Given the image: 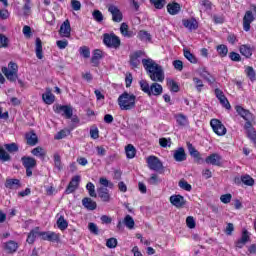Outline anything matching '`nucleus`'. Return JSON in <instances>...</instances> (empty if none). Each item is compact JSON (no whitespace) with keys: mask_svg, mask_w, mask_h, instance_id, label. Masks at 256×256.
<instances>
[{"mask_svg":"<svg viewBox=\"0 0 256 256\" xmlns=\"http://www.w3.org/2000/svg\"><path fill=\"white\" fill-rule=\"evenodd\" d=\"M142 65L151 81L155 83H163L165 81L163 66L157 64L153 59H142Z\"/></svg>","mask_w":256,"mask_h":256,"instance_id":"obj_1","label":"nucleus"},{"mask_svg":"<svg viewBox=\"0 0 256 256\" xmlns=\"http://www.w3.org/2000/svg\"><path fill=\"white\" fill-rule=\"evenodd\" d=\"M118 105L121 109V111H131L135 109L137 105V96L133 93H129L127 91H124L119 97H118Z\"/></svg>","mask_w":256,"mask_h":256,"instance_id":"obj_2","label":"nucleus"},{"mask_svg":"<svg viewBox=\"0 0 256 256\" xmlns=\"http://www.w3.org/2000/svg\"><path fill=\"white\" fill-rule=\"evenodd\" d=\"M18 151L19 145H17V143L15 142L5 144L4 148L3 146H0V161H2V163H7L11 161V155L9 153H18Z\"/></svg>","mask_w":256,"mask_h":256,"instance_id":"obj_3","label":"nucleus"},{"mask_svg":"<svg viewBox=\"0 0 256 256\" xmlns=\"http://www.w3.org/2000/svg\"><path fill=\"white\" fill-rule=\"evenodd\" d=\"M1 71L11 83H15L19 77V66L15 62H9L8 67H2Z\"/></svg>","mask_w":256,"mask_h":256,"instance_id":"obj_4","label":"nucleus"},{"mask_svg":"<svg viewBox=\"0 0 256 256\" xmlns=\"http://www.w3.org/2000/svg\"><path fill=\"white\" fill-rule=\"evenodd\" d=\"M103 43L108 49H119L121 47V38L115 33H104Z\"/></svg>","mask_w":256,"mask_h":256,"instance_id":"obj_5","label":"nucleus"},{"mask_svg":"<svg viewBox=\"0 0 256 256\" xmlns=\"http://www.w3.org/2000/svg\"><path fill=\"white\" fill-rule=\"evenodd\" d=\"M21 163L26 169V177H33V169L37 167V160L31 156H22Z\"/></svg>","mask_w":256,"mask_h":256,"instance_id":"obj_6","label":"nucleus"},{"mask_svg":"<svg viewBox=\"0 0 256 256\" xmlns=\"http://www.w3.org/2000/svg\"><path fill=\"white\" fill-rule=\"evenodd\" d=\"M210 127H212V131L217 135L218 137H223L224 135H227V128L221 122V120L217 118H213L210 120Z\"/></svg>","mask_w":256,"mask_h":256,"instance_id":"obj_7","label":"nucleus"},{"mask_svg":"<svg viewBox=\"0 0 256 256\" xmlns=\"http://www.w3.org/2000/svg\"><path fill=\"white\" fill-rule=\"evenodd\" d=\"M53 111L57 115H62L65 119H71V117H73V107L69 105L55 104L53 106Z\"/></svg>","mask_w":256,"mask_h":256,"instance_id":"obj_8","label":"nucleus"},{"mask_svg":"<svg viewBox=\"0 0 256 256\" xmlns=\"http://www.w3.org/2000/svg\"><path fill=\"white\" fill-rule=\"evenodd\" d=\"M147 165L151 171H163V162L157 156H149Z\"/></svg>","mask_w":256,"mask_h":256,"instance_id":"obj_9","label":"nucleus"},{"mask_svg":"<svg viewBox=\"0 0 256 256\" xmlns=\"http://www.w3.org/2000/svg\"><path fill=\"white\" fill-rule=\"evenodd\" d=\"M81 183V176L76 175L72 177L68 186L66 187L65 193L66 195H71V193H75L77 189H79V184Z\"/></svg>","mask_w":256,"mask_h":256,"instance_id":"obj_10","label":"nucleus"},{"mask_svg":"<svg viewBox=\"0 0 256 256\" xmlns=\"http://www.w3.org/2000/svg\"><path fill=\"white\" fill-rule=\"evenodd\" d=\"M169 201L171 205H173L177 209H182V207H185V205H187V200H185V197L181 196V194H174L170 196Z\"/></svg>","mask_w":256,"mask_h":256,"instance_id":"obj_11","label":"nucleus"},{"mask_svg":"<svg viewBox=\"0 0 256 256\" xmlns=\"http://www.w3.org/2000/svg\"><path fill=\"white\" fill-rule=\"evenodd\" d=\"M108 12L112 15V21L114 23H121L123 21V12L119 9V7L115 5H110L108 7Z\"/></svg>","mask_w":256,"mask_h":256,"instance_id":"obj_12","label":"nucleus"},{"mask_svg":"<svg viewBox=\"0 0 256 256\" xmlns=\"http://www.w3.org/2000/svg\"><path fill=\"white\" fill-rule=\"evenodd\" d=\"M182 25L185 27V29H188V31H197L199 29V22L195 17H191L188 19H183L182 20Z\"/></svg>","mask_w":256,"mask_h":256,"instance_id":"obj_13","label":"nucleus"},{"mask_svg":"<svg viewBox=\"0 0 256 256\" xmlns=\"http://www.w3.org/2000/svg\"><path fill=\"white\" fill-rule=\"evenodd\" d=\"M214 93L216 95V98L218 99V101L222 105V107H224L225 109H228V110L231 109V103H229V100L227 99V96H225V94L222 92L221 89L216 88L214 90Z\"/></svg>","mask_w":256,"mask_h":256,"instance_id":"obj_14","label":"nucleus"},{"mask_svg":"<svg viewBox=\"0 0 256 256\" xmlns=\"http://www.w3.org/2000/svg\"><path fill=\"white\" fill-rule=\"evenodd\" d=\"M58 33L60 37H66V39H69V37H71V22L69 21V19H66L61 24Z\"/></svg>","mask_w":256,"mask_h":256,"instance_id":"obj_15","label":"nucleus"},{"mask_svg":"<svg viewBox=\"0 0 256 256\" xmlns=\"http://www.w3.org/2000/svg\"><path fill=\"white\" fill-rule=\"evenodd\" d=\"M145 55V52L138 50L134 52L132 55H130V61L129 64L132 67V69H138L139 65H141V61H139V57H143Z\"/></svg>","mask_w":256,"mask_h":256,"instance_id":"obj_16","label":"nucleus"},{"mask_svg":"<svg viewBox=\"0 0 256 256\" xmlns=\"http://www.w3.org/2000/svg\"><path fill=\"white\" fill-rule=\"evenodd\" d=\"M249 241H251V236L249 235V231L247 229H244L242 231L241 238L235 242V247H237V249H243V247H245V245H247Z\"/></svg>","mask_w":256,"mask_h":256,"instance_id":"obj_17","label":"nucleus"},{"mask_svg":"<svg viewBox=\"0 0 256 256\" xmlns=\"http://www.w3.org/2000/svg\"><path fill=\"white\" fill-rule=\"evenodd\" d=\"M222 159L223 158L221 157V155L217 153H213L206 157L205 163H207V165H214L216 167H221V165H223V163L221 162Z\"/></svg>","mask_w":256,"mask_h":256,"instance_id":"obj_18","label":"nucleus"},{"mask_svg":"<svg viewBox=\"0 0 256 256\" xmlns=\"http://www.w3.org/2000/svg\"><path fill=\"white\" fill-rule=\"evenodd\" d=\"M240 54L246 59H251L253 57V52L255 51V47L250 44H242L239 47Z\"/></svg>","mask_w":256,"mask_h":256,"instance_id":"obj_19","label":"nucleus"},{"mask_svg":"<svg viewBox=\"0 0 256 256\" xmlns=\"http://www.w3.org/2000/svg\"><path fill=\"white\" fill-rule=\"evenodd\" d=\"M255 21V17L253 16V12L248 10L245 12L243 17V29L244 31L248 32L251 31V22Z\"/></svg>","mask_w":256,"mask_h":256,"instance_id":"obj_20","label":"nucleus"},{"mask_svg":"<svg viewBox=\"0 0 256 256\" xmlns=\"http://www.w3.org/2000/svg\"><path fill=\"white\" fill-rule=\"evenodd\" d=\"M167 13L169 15H179L181 13V4L176 1H172L166 5Z\"/></svg>","mask_w":256,"mask_h":256,"instance_id":"obj_21","label":"nucleus"},{"mask_svg":"<svg viewBox=\"0 0 256 256\" xmlns=\"http://www.w3.org/2000/svg\"><path fill=\"white\" fill-rule=\"evenodd\" d=\"M101 59H103V51L101 49H95L93 51L90 63H92L93 67H99Z\"/></svg>","mask_w":256,"mask_h":256,"instance_id":"obj_22","label":"nucleus"},{"mask_svg":"<svg viewBox=\"0 0 256 256\" xmlns=\"http://www.w3.org/2000/svg\"><path fill=\"white\" fill-rule=\"evenodd\" d=\"M235 109L238 115H240V117H242V119H244L245 121H251V119L253 118V114H251V111L243 108V106L237 105Z\"/></svg>","mask_w":256,"mask_h":256,"instance_id":"obj_23","label":"nucleus"},{"mask_svg":"<svg viewBox=\"0 0 256 256\" xmlns=\"http://www.w3.org/2000/svg\"><path fill=\"white\" fill-rule=\"evenodd\" d=\"M174 160L177 163H183V161H187V154L185 153V148L179 147L177 150L174 151L173 154Z\"/></svg>","mask_w":256,"mask_h":256,"instance_id":"obj_24","label":"nucleus"},{"mask_svg":"<svg viewBox=\"0 0 256 256\" xmlns=\"http://www.w3.org/2000/svg\"><path fill=\"white\" fill-rule=\"evenodd\" d=\"M150 92H148V97H151V95H154V97H158V95H161L163 93V86L161 84L154 82L150 85Z\"/></svg>","mask_w":256,"mask_h":256,"instance_id":"obj_25","label":"nucleus"},{"mask_svg":"<svg viewBox=\"0 0 256 256\" xmlns=\"http://www.w3.org/2000/svg\"><path fill=\"white\" fill-rule=\"evenodd\" d=\"M31 155L41 159V161H45V158L47 157V150L41 146H38L31 150Z\"/></svg>","mask_w":256,"mask_h":256,"instance_id":"obj_26","label":"nucleus"},{"mask_svg":"<svg viewBox=\"0 0 256 256\" xmlns=\"http://www.w3.org/2000/svg\"><path fill=\"white\" fill-rule=\"evenodd\" d=\"M26 143L30 147H35L37 143H39V138L37 137V134L33 131L26 133L25 135Z\"/></svg>","mask_w":256,"mask_h":256,"instance_id":"obj_27","label":"nucleus"},{"mask_svg":"<svg viewBox=\"0 0 256 256\" xmlns=\"http://www.w3.org/2000/svg\"><path fill=\"white\" fill-rule=\"evenodd\" d=\"M240 181L247 187H253V185H255V179L249 176V174L242 175L240 178H235L236 183H239Z\"/></svg>","mask_w":256,"mask_h":256,"instance_id":"obj_28","label":"nucleus"},{"mask_svg":"<svg viewBox=\"0 0 256 256\" xmlns=\"http://www.w3.org/2000/svg\"><path fill=\"white\" fill-rule=\"evenodd\" d=\"M5 187L6 189H19L21 188V180L15 178H7Z\"/></svg>","mask_w":256,"mask_h":256,"instance_id":"obj_29","label":"nucleus"},{"mask_svg":"<svg viewBox=\"0 0 256 256\" xmlns=\"http://www.w3.org/2000/svg\"><path fill=\"white\" fill-rule=\"evenodd\" d=\"M17 249H19V244L13 240L4 243V250L9 254L16 253Z\"/></svg>","mask_w":256,"mask_h":256,"instance_id":"obj_30","label":"nucleus"},{"mask_svg":"<svg viewBox=\"0 0 256 256\" xmlns=\"http://www.w3.org/2000/svg\"><path fill=\"white\" fill-rule=\"evenodd\" d=\"M82 205L88 211H95V209H97V202L93 201V199L89 197H85L82 199Z\"/></svg>","mask_w":256,"mask_h":256,"instance_id":"obj_31","label":"nucleus"},{"mask_svg":"<svg viewBox=\"0 0 256 256\" xmlns=\"http://www.w3.org/2000/svg\"><path fill=\"white\" fill-rule=\"evenodd\" d=\"M35 54L37 59H43V41H41V38L37 37L35 40Z\"/></svg>","mask_w":256,"mask_h":256,"instance_id":"obj_32","label":"nucleus"},{"mask_svg":"<svg viewBox=\"0 0 256 256\" xmlns=\"http://www.w3.org/2000/svg\"><path fill=\"white\" fill-rule=\"evenodd\" d=\"M42 99L46 105H53L55 103V95L51 92V88L46 89V93L42 95Z\"/></svg>","mask_w":256,"mask_h":256,"instance_id":"obj_33","label":"nucleus"},{"mask_svg":"<svg viewBox=\"0 0 256 256\" xmlns=\"http://www.w3.org/2000/svg\"><path fill=\"white\" fill-rule=\"evenodd\" d=\"M39 229H40L39 226H37L28 233L26 242L29 245H33V243H35V239H37V235L39 236Z\"/></svg>","mask_w":256,"mask_h":256,"instance_id":"obj_34","label":"nucleus"},{"mask_svg":"<svg viewBox=\"0 0 256 256\" xmlns=\"http://www.w3.org/2000/svg\"><path fill=\"white\" fill-rule=\"evenodd\" d=\"M120 33L121 35H123V37H128V38L135 37V33L129 30V25L125 22H123L120 25Z\"/></svg>","mask_w":256,"mask_h":256,"instance_id":"obj_35","label":"nucleus"},{"mask_svg":"<svg viewBox=\"0 0 256 256\" xmlns=\"http://www.w3.org/2000/svg\"><path fill=\"white\" fill-rule=\"evenodd\" d=\"M98 196L104 203H109V201H111V195L109 194V190L107 188H99Z\"/></svg>","mask_w":256,"mask_h":256,"instance_id":"obj_36","label":"nucleus"},{"mask_svg":"<svg viewBox=\"0 0 256 256\" xmlns=\"http://www.w3.org/2000/svg\"><path fill=\"white\" fill-rule=\"evenodd\" d=\"M176 123L180 127H185L186 125H189V118L183 113H179L175 115Z\"/></svg>","mask_w":256,"mask_h":256,"instance_id":"obj_37","label":"nucleus"},{"mask_svg":"<svg viewBox=\"0 0 256 256\" xmlns=\"http://www.w3.org/2000/svg\"><path fill=\"white\" fill-rule=\"evenodd\" d=\"M125 153L127 159H135V155H137V149L133 144H128L125 146Z\"/></svg>","mask_w":256,"mask_h":256,"instance_id":"obj_38","label":"nucleus"},{"mask_svg":"<svg viewBox=\"0 0 256 256\" xmlns=\"http://www.w3.org/2000/svg\"><path fill=\"white\" fill-rule=\"evenodd\" d=\"M200 75L203 79H205V81L210 83V85H213V83H215L216 81L213 75H211V73H209V71H207L206 68L202 69V71L200 72Z\"/></svg>","mask_w":256,"mask_h":256,"instance_id":"obj_39","label":"nucleus"},{"mask_svg":"<svg viewBox=\"0 0 256 256\" xmlns=\"http://www.w3.org/2000/svg\"><path fill=\"white\" fill-rule=\"evenodd\" d=\"M57 227L58 229H60V231H65L67 229V227H69V222H67V220H65V216L61 215L57 221H56Z\"/></svg>","mask_w":256,"mask_h":256,"instance_id":"obj_40","label":"nucleus"},{"mask_svg":"<svg viewBox=\"0 0 256 256\" xmlns=\"http://www.w3.org/2000/svg\"><path fill=\"white\" fill-rule=\"evenodd\" d=\"M216 51H217L219 57H221L223 59L229 53V48L225 44H219L218 46H216Z\"/></svg>","mask_w":256,"mask_h":256,"instance_id":"obj_41","label":"nucleus"},{"mask_svg":"<svg viewBox=\"0 0 256 256\" xmlns=\"http://www.w3.org/2000/svg\"><path fill=\"white\" fill-rule=\"evenodd\" d=\"M150 5H153L154 9L161 10L165 9L167 0H149Z\"/></svg>","mask_w":256,"mask_h":256,"instance_id":"obj_42","label":"nucleus"},{"mask_svg":"<svg viewBox=\"0 0 256 256\" xmlns=\"http://www.w3.org/2000/svg\"><path fill=\"white\" fill-rule=\"evenodd\" d=\"M183 53L187 61H189L190 63H193L194 65L197 64V61H198L197 57H195L194 54L191 53V50L184 48Z\"/></svg>","mask_w":256,"mask_h":256,"instance_id":"obj_43","label":"nucleus"},{"mask_svg":"<svg viewBox=\"0 0 256 256\" xmlns=\"http://www.w3.org/2000/svg\"><path fill=\"white\" fill-rule=\"evenodd\" d=\"M245 74H246V77H248V79L252 81V83L256 81V73H255V69H253V66H247L245 68Z\"/></svg>","mask_w":256,"mask_h":256,"instance_id":"obj_44","label":"nucleus"},{"mask_svg":"<svg viewBox=\"0 0 256 256\" xmlns=\"http://www.w3.org/2000/svg\"><path fill=\"white\" fill-rule=\"evenodd\" d=\"M53 159H54V167L58 171H63V163L61 162V155H59V153H55L53 155Z\"/></svg>","mask_w":256,"mask_h":256,"instance_id":"obj_45","label":"nucleus"},{"mask_svg":"<svg viewBox=\"0 0 256 256\" xmlns=\"http://www.w3.org/2000/svg\"><path fill=\"white\" fill-rule=\"evenodd\" d=\"M68 135H71V130L65 128L60 130L55 136L54 139L56 141H60V139H65V137H68Z\"/></svg>","mask_w":256,"mask_h":256,"instance_id":"obj_46","label":"nucleus"},{"mask_svg":"<svg viewBox=\"0 0 256 256\" xmlns=\"http://www.w3.org/2000/svg\"><path fill=\"white\" fill-rule=\"evenodd\" d=\"M48 241L51 243H59L61 241V234L53 231H49V235L47 236Z\"/></svg>","mask_w":256,"mask_h":256,"instance_id":"obj_47","label":"nucleus"},{"mask_svg":"<svg viewBox=\"0 0 256 256\" xmlns=\"http://www.w3.org/2000/svg\"><path fill=\"white\" fill-rule=\"evenodd\" d=\"M123 223L127 227V229L135 228V220H133V217H131V215H126L124 217Z\"/></svg>","mask_w":256,"mask_h":256,"instance_id":"obj_48","label":"nucleus"},{"mask_svg":"<svg viewBox=\"0 0 256 256\" xmlns=\"http://www.w3.org/2000/svg\"><path fill=\"white\" fill-rule=\"evenodd\" d=\"M137 38L140 41H151V34L147 30H140L138 32Z\"/></svg>","mask_w":256,"mask_h":256,"instance_id":"obj_49","label":"nucleus"},{"mask_svg":"<svg viewBox=\"0 0 256 256\" xmlns=\"http://www.w3.org/2000/svg\"><path fill=\"white\" fill-rule=\"evenodd\" d=\"M31 7H33L31 0H24V5L22 7V10L25 17H28V15H31Z\"/></svg>","mask_w":256,"mask_h":256,"instance_id":"obj_50","label":"nucleus"},{"mask_svg":"<svg viewBox=\"0 0 256 256\" xmlns=\"http://www.w3.org/2000/svg\"><path fill=\"white\" fill-rule=\"evenodd\" d=\"M79 54L84 59H89V57H91V49H89L88 46H82L79 48Z\"/></svg>","mask_w":256,"mask_h":256,"instance_id":"obj_51","label":"nucleus"},{"mask_svg":"<svg viewBox=\"0 0 256 256\" xmlns=\"http://www.w3.org/2000/svg\"><path fill=\"white\" fill-rule=\"evenodd\" d=\"M140 89L143 91V93H146V95H149L151 86H149V82L146 80H140L139 82Z\"/></svg>","mask_w":256,"mask_h":256,"instance_id":"obj_52","label":"nucleus"},{"mask_svg":"<svg viewBox=\"0 0 256 256\" xmlns=\"http://www.w3.org/2000/svg\"><path fill=\"white\" fill-rule=\"evenodd\" d=\"M193 83L195 84L197 92L201 93L203 91V87H205V85L203 84V80L198 77H194Z\"/></svg>","mask_w":256,"mask_h":256,"instance_id":"obj_53","label":"nucleus"},{"mask_svg":"<svg viewBox=\"0 0 256 256\" xmlns=\"http://www.w3.org/2000/svg\"><path fill=\"white\" fill-rule=\"evenodd\" d=\"M92 17L94 19V21H96L97 23H102L104 17H103V13L101 12V10H94L92 12Z\"/></svg>","mask_w":256,"mask_h":256,"instance_id":"obj_54","label":"nucleus"},{"mask_svg":"<svg viewBox=\"0 0 256 256\" xmlns=\"http://www.w3.org/2000/svg\"><path fill=\"white\" fill-rule=\"evenodd\" d=\"M9 47V38L5 34L0 33V49Z\"/></svg>","mask_w":256,"mask_h":256,"instance_id":"obj_55","label":"nucleus"},{"mask_svg":"<svg viewBox=\"0 0 256 256\" xmlns=\"http://www.w3.org/2000/svg\"><path fill=\"white\" fill-rule=\"evenodd\" d=\"M161 181H162L161 178H159V175L157 174H152L148 179L149 185H159Z\"/></svg>","mask_w":256,"mask_h":256,"instance_id":"obj_56","label":"nucleus"},{"mask_svg":"<svg viewBox=\"0 0 256 256\" xmlns=\"http://www.w3.org/2000/svg\"><path fill=\"white\" fill-rule=\"evenodd\" d=\"M178 185H179V188L183 189L184 191H191L193 189L191 184H189V182H187L186 180H180Z\"/></svg>","mask_w":256,"mask_h":256,"instance_id":"obj_57","label":"nucleus"},{"mask_svg":"<svg viewBox=\"0 0 256 256\" xmlns=\"http://www.w3.org/2000/svg\"><path fill=\"white\" fill-rule=\"evenodd\" d=\"M86 189L90 197H97V193L95 192V184H93L92 182H88L86 185Z\"/></svg>","mask_w":256,"mask_h":256,"instance_id":"obj_58","label":"nucleus"},{"mask_svg":"<svg viewBox=\"0 0 256 256\" xmlns=\"http://www.w3.org/2000/svg\"><path fill=\"white\" fill-rule=\"evenodd\" d=\"M167 85L170 87V91L173 93H179V84L175 82V80H169L167 82Z\"/></svg>","mask_w":256,"mask_h":256,"instance_id":"obj_59","label":"nucleus"},{"mask_svg":"<svg viewBox=\"0 0 256 256\" xmlns=\"http://www.w3.org/2000/svg\"><path fill=\"white\" fill-rule=\"evenodd\" d=\"M231 199H233V195H231V193L223 194L220 196V201L221 203H224V205L231 203Z\"/></svg>","mask_w":256,"mask_h":256,"instance_id":"obj_60","label":"nucleus"},{"mask_svg":"<svg viewBox=\"0 0 256 256\" xmlns=\"http://www.w3.org/2000/svg\"><path fill=\"white\" fill-rule=\"evenodd\" d=\"M199 3L201 7L206 9V11H211V9H213V3L210 0H200Z\"/></svg>","mask_w":256,"mask_h":256,"instance_id":"obj_61","label":"nucleus"},{"mask_svg":"<svg viewBox=\"0 0 256 256\" xmlns=\"http://www.w3.org/2000/svg\"><path fill=\"white\" fill-rule=\"evenodd\" d=\"M99 183H100V185H103V187H109L110 189H113V187H114L113 182H110V181L107 180V178H105V177H101V178L99 179Z\"/></svg>","mask_w":256,"mask_h":256,"instance_id":"obj_62","label":"nucleus"},{"mask_svg":"<svg viewBox=\"0 0 256 256\" xmlns=\"http://www.w3.org/2000/svg\"><path fill=\"white\" fill-rule=\"evenodd\" d=\"M228 57L236 63H239V61H241V55L235 51L230 52Z\"/></svg>","mask_w":256,"mask_h":256,"instance_id":"obj_63","label":"nucleus"},{"mask_svg":"<svg viewBox=\"0 0 256 256\" xmlns=\"http://www.w3.org/2000/svg\"><path fill=\"white\" fill-rule=\"evenodd\" d=\"M106 247H108V249H115V247H117V240H116V238H109L106 241Z\"/></svg>","mask_w":256,"mask_h":256,"instance_id":"obj_64","label":"nucleus"}]
</instances>
